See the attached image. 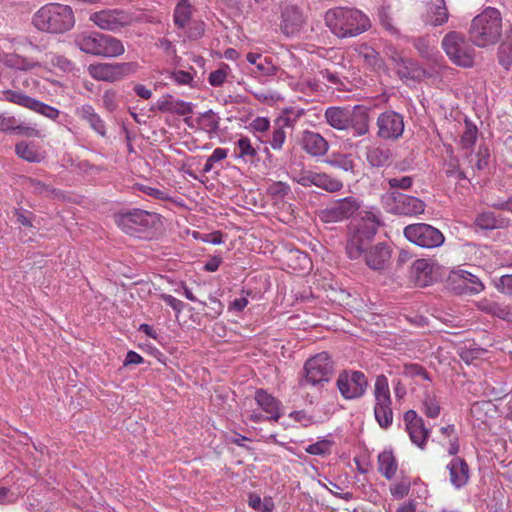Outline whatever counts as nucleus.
Listing matches in <instances>:
<instances>
[{"instance_id": "nucleus-39", "label": "nucleus", "mask_w": 512, "mask_h": 512, "mask_svg": "<svg viewBox=\"0 0 512 512\" xmlns=\"http://www.w3.org/2000/svg\"><path fill=\"white\" fill-rule=\"evenodd\" d=\"M5 63L7 66L18 70H29L36 66V63L32 59L15 53L7 54L5 56Z\"/></svg>"}, {"instance_id": "nucleus-54", "label": "nucleus", "mask_w": 512, "mask_h": 512, "mask_svg": "<svg viewBox=\"0 0 512 512\" xmlns=\"http://www.w3.org/2000/svg\"><path fill=\"white\" fill-rule=\"evenodd\" d=\"M297 90L305 94L319 92L322 90L321 85L315 78H304L297 84Z\"/></svg>"}, {"instance_id": "nucleus-14", "label": "nucleus", "mask_w": 512, "mask_h": 512, "mask_svg": "<svg viewBox=\"0 0 512 512\" xmlns=\"http://www.w3.org/2000/svg\"><path fill=\"white\" fill-rule=\"evenodd\" d=\"M158 221L156 213L141 209H134L116 217L117 225L128 234L155 227Z\"/></svg>"}, {"instance_id": "nucleus-11", "label": "nucleus", "mask_w": 512, "mask_h": 512, "mask_svg": "<svg viewBox=\"0 0 512 512\" xmlns=\"http://www.w3.org/2000/svg\"><path fill=\"white\" fill-rule=\"evenodd\" d=\"M333 367L327 353L322 352L306 361L304 365L305 376L300 381L301 386H316L327 382L332 374Z\"/></svg>"}, {"instance_id": "nucleus-31", "label": "nucleus", "mask_w": 512, "mask_h": 512, "mask_svg": "<svg viewBox=\"0 0 512 512\" xmlns=\"http://www.w3.org/2000/svg\"><path fill=\"white\" fill-rule=\"evenodd\" d=\"M76 115L82 120H85L99 135L104 136L106 134V126L104 121L95 112V109L91 105L86 104L77 108Z\"/></svg>"}, {"instance_id": "nucleus-51", "label": "nucleus", "mask_w": 512, "mask_h": 512, "mask_svg": "<svg viewBox=\"0 0 512 512\" xmlns=\"http://www.w3.org/2000/svg\"><path fill=\"white\" fill-rule=\"evenodd\" d=\"M411 482L408 479H403L390 486V493L395 499H403L410 491Z\"/></svg>"}, {"instance_id": "nucleus-21", "label": "nucleus", "mask_w": 512, "mask_h": 512, "mask_svg": "<svg viewBox=\"0 0 512 512\" xmlns=\"http://www.w3.org/2000/svg\"><path fill=\"white\" fill-rule=\"evenodd\" d=\"M281 31L287 37L296 36L305 23L302 12L296 6H287L281 14Z\"/></svg>"}, {"instance_id": "nucleus-62", "label": "nucleus", "mask_w": 512, "mask_h": 512, "mask_svg": "<svg viewBox=\"0 0 512 512\" xmlns=\"http://www.w3.org/2000/svg\"><path fill=\"white\" fill-rule=\"evenodd\" d=\"M187 27V36L192 39L201 37L205 30V24L202 21L191 20Z\"/></svg>"}, {"instance_id": "nucleus-36", "label": "nucleus", "mask_w": 512, "mask_h": 512, "mask_svg": "<svg viewBox=\"0 0 512 512\" xmlns=\"http://www.w3.org/2000/svg\"><path fill=\"white\" fill-rule=\"evenodd\" d=\"M192 7L188 0H181L174 10V23L179 28H186L191 21Z\"/></svg>"}, {"instance_id": "nucleus-1", "label": "nucleus", "mask_w": 512, "mask_h": 512, "mask_svg": "<svg viewBox=\"0 0 512 512\" xmlns=\"http://www.w3.org/2000/svg\"><path fill=\"white\" fill-rule=\"evenodd\" d=\"M324 21L331 33L341 39L356 37L371 26L369 18L362 11L348 7L327 10Z\"/></svg>"}, {"instance_id": "nucleus-20", "label": "nucleus", "mask_w": 512, "mask_h": 512, "mask_svg": "<svg viewBox=\"0 0 512 512\" xmlns=\"http://www.w3.org/2000/svg\"><path fill=\"white\" fill-rule=\"evenodd\" d=\"M404 423L411 441L423 448L429 437V430L425 428L423 419L414 410H408L404 414Z\"/></svg>"}, {"instance_id": "nucleus-43", "label": "nucleus", "mask_w": 512, "mask_h": 512, "mask_svg": "<svg viewBox=\"0 0 512 512\" xmlns=\"http://www.w3.org/2000/svg\"><path fill=\"white\" fill-rule=\"evenodd\" d=\"M267 192L275 201H283L291 193V189L289 185L279 181L270 184Z\"/></svg>"}, {"instance_id": "nucleus-3", "label": "nucleus", "mask_w": 512, "mask_h": 512, "mask_svg": "<svg viewBox=\"0 0 512 512\" xmlns=\"http://www.w3.org/2000/svg\"><path fill=\"white\" fill-rule=\"evenodd\" d=\"M74 43L82 52L103 58L119 57L125 52L121 40L95 31L76 34Z\"/></svg>"}, {"instance_id": "nucleus-15", "label": "nucleus", "mask_w": 512, "mask_h": 512, "mask_svg": "<svg viewBox=\"0 0 512 512\" xmlns=\"http://www.w3.org/2000/svg\"><path fill=\"white\" fill-rule=\"evenodd\" d=\"M404 117L394 110L380 113L376 119V135L385 141H396L404 132Z\"/></svg>"}, {"instance_id": "nucleus-10", "label": "nucleus", "mask_w": 512, "mask_h": 512, "mask_svg": "<svg viewBox=\"0 0 512 512\" xmlns=\"http://www.w3.org/2000/svg\"><path fill=\"white\" fill-rule=\"evenodd\" d=\"M395 61L397 63V73L403 80H421L425 77L436 78L443 76L451 70V68L445 64L442 57H440V61H435V65L431 70L421 68L417 62L408 58L404 59L399 57V59H395Z\"/></svg>"}, {"instance_id": "nucleus-45", "label": "nucleus", "mask_w": 512, "mask_h": 512, "mask_svg": "<svg viewBox=\"0 0 512 512\" xmlns=\"http://www.w3.org/2000/svg\"><path fill=\"white\" fill-rule=\"evenodd\" d=\"M475 224L479 228L486 230L498 228L500 225L493 212H483L479 214L475 219Z\"/></svg>"}, {"instance_id": "nucleus-2", "label": "nucleus", "mask_w": 512, "mask_h": 512, "mask_svg": "<svg viewBox=\"0 0 512 512\" xmlns=\"http://www.w3.org/2000/svg\"><path fill=\"white\" fill-rule=\"evenodd\" d=\"M32 23L39 31L62 34L74 27L75 16L70 6L60 3H49L34 13Z\"/></svg>"}, {"instance_id": "nucleus-55", "label": "nucleus", "mask_w": 512, "mask_h": 512, "mask_svg": "<svg viewBox=\"0 0 512 512\" xmlns=\"http://www.w3.org/2000/svg\"><path fill=\"white\" fill-rule=\"evenodd\" d=\"M284 126L278 125V127L274 128L272 131L271 139L269 140V144L274 150H281L285 141H286V133L283 130Z\"/></svg>"}, {"instance_id": "nucleus-49", "label": "nucleus", "mask_w": 512, "mask_h": 512, "mask_svg": "<svg viewBox=\"0 0 512 512\" xmlns=\"http://www.w3.org/2000/svg\"><path fill=\"white\" fill-rule=\"evenodd\" d=\"M424 413L429 418H437L440 414V406L436 398L427 393L423 399Z\"/></svg>"}, {"instance_id": "nucleus-53", "label": "nucleus", "mask_w": 512, "mask_h": 512, "mask_svg": "<svg viewBox=\"0 0 512 512\" xmlns=\"http://www.w3.org/2000/svg\"><path fill=\"white\" fill-rule=\"evenodd\" d=\"M102 102L105 109L110 112L115 111L120 103V96L114 90H107L102 96Z\"/></svg>"}, {"instance_id": "nucleus-50", "label": "nucleus", "mask_w": 512, "mask_h": 512, "mask_svg": "<svg viewBox=\"0 0 512 512\" xmlns=\"http://www.w3.org/2000/svg\"><path fill=\"white\" fill-rule=\"evenodd\" d=\"M402 373L406 377H411V378L419 377L423 380L431 381V378H430L429 374L427 373V371L419 364H415V363L405 364L403 367Z\"/></svg>"}, {"instance_id": "nucleus-25", "label": "nucleus", "mask_w": 512, "mask_h": 512, "mask_svg": "<svg viewBox=\"0 0 512 512\" xmlns=\"http://www.w3.org/2000/svg\"><path fill=\"white\" fill-rule=\"evenodd\" d=\"M302 148L312 156H323L328 150V143L319 133L304 131Z\"/></svg>"}, {"instance_id": "nucleus-52", "label": "nucleus", "mask_w": 512, "mask_h": 512, "mask_svg": "<svg viewBox=\"0 0 512 512\" xmlns=\"http://www.w3.org/2000/svg\"><path fill=\"white\" fill-rule=\"evenodd\" d=\"M13 133L26 137H40V131L30 123H26L17 119L15 130Z\"/></svg>"}, {"instance_id": "nucleus-19", "label": "nucleus", "mask_w": 512, "mask_h": 512, "mask_svg": "<svg viewBox=\"0 0 512 512\" xmlns=\"http://www.w3.org/2000/svg\"><path fill=\"white\" fill-rule=\"evenodd\" d=\"M391 258V248L385 242H379L373 246L371 243L364 249L363 256L366 265L373 270H381L386 267Z\"/></svg>"}, {"instance_id": "nucleus-30", "label": "nucleus", "mask_w": 512, "mask_h": 512, "mask_svg": "<svg viewBox=\"0 0 512 512\" xmlns=\"http://www.w3.org/2000/svg\"><path fill=\"white\" fill-rule=\"evenodd\" d=\"M234 156L244 163H254L258 160V147H255L248 137H241L235 143Z\"/></svg>"}, {"instance_id": "nucleus-48", "label": "nucleus", "mask_w": 512, "mask_h": 512, "mask_svg": "<svg viewBox=\"0 0 512 512\" xmlns=\"http://www.w3.org/2000/svg\"><path fill=\"white\" fill-rule=\"evenodd\" d=\"M32 111L34 112H37L51 120H56L59 115H60V111L55 108V107H52L48 104H45L43 102H40L38 100L35 99L34 103H33V106L31 108Z\"/></svg>"}, {"instance_id": "nucleus-22", "label": "nucleus", "mask_w": 512, "mask_h": 512, "mask_svg": "<svg viewBox=\"0 0 512 512\" xmlns=\"http://www.w3.org/2000/svg\"><path fill=\"white\" fill-rule=\"evenodd\" d=\"M151 111H160L163 113L185 116L192 113L193 106L190 102L175 99L171 95H165L156 101V103L151 107Z\"/></svg>"}, {"instance_id": "nucleus-64", "label": "nucleus", "mask_w": 512, "mask_h": 512, "mask_svg": "<svg viewBox=\"0 0 512 512\" xmlns=\"http://www.w3.org/2000/svg\"><path fill=\"white\" fill-rule=\"evenodd\" d=\"M201 121L209 131H216L218 129V119L212 110L204 112L201 115Z\"/></svg>"}, {"instance_id": "nucleus-28", "label": "nucleus", "mask_w": 512, "mask_h": 512, "mask_svg": "<svg viewBox=\"0 0 512 512\" xmlns=\"http://www.w3.org/2000/svg\"><path fill=\"white\" fill-rule=\"evenodd\" d=\"M255 400L261 409L267 413V419L278 421L281 417L280 402L264 390H258L255 394Z\"/></svg>"}, {"instance_id": "nucleus-13", "label": "nucleus", "mask_w": 512, "mask_h": 512, "mask_svg": "<svg viewBox=\"0 0 512 512\" xmlns=\"http://www.w3.org/2000/svg\"><path fill=\"white\" fill-rule=\"evenodd\" d=\"M138 70L136 62L98 63L88 67L89 75L98 81L115 82Z\"/></svg>"}, {"instance_id": "nucleus-32", "label": "nucleus", "mask_w": 512, "mask_h": 512, "mask_svg": "<svg viewBox=\"0 0 512 512\" xmlns=\"http://www.w3.org/2000/svg\"><path fill=\"white\" fill-rule=\"evenodd\" d=\"M449 17L445 0H431L428 4L426 21L432 26H440L447 22Z\"/></svg>"}, {"instance_id": "nucleus-44", "label": "nucleus", "mask_w": 512, "mask_h": 512, "mask_svg": "<svg viewBox=\"0 0 512 512\" xmlns=\"http://www.w3.org/2000/svg\"><path fill=\"white\" fill-rule=\"evenodd\" d=\"M231 72L230 67L227 64H222L217 70L212 71L209 74L208 82L211 86L220 87L226 81L229 73Z\"/></svg>"}, {"instance_id": "nucleus-17", "label": "nucleus", "mask_w": 512, "mask_h": 512, "mask_svg": "<svg viewBox=\"0 0 512 512\" xmlns=\"http://www.w3.org/2000/svg\"><path fill=\"white\" fill-rule=\"evenodd\" d=\"M336 384L340 394L348 400L362 397L368 387L367 378L360 371H344L340 373Z\"/></svg>"}, {"instance_id": "nucleus-24", "label": "nucleus", "mask_w": 512, "mask_h": 512, "mask_svg": "<svg viewBox=\"0 0 512 512\" xmlns=\"http://www.w3.org/2000/svg\"><path fill=\"white\" fill-rule=\"evenodd\" d=\"M449 480L455 489L463 488L469 480V467L460 457H454L448 464Z\"/></svg>"}, {"instance_id": "nucleus-38", "label": "nucleus", "mask_w": 512, "mask_h": 512, "mask_svg": "<svg viewBox=\"0 0 512 512\" xmlns=\"http://www.w3.org/2000/svg\"><path fill=\"white\" fill-rule=\"evenodd\" d=\"M390 157V151L382 147H372L367 151V161L373 167L384 166Z\"/></svg>"}, {"instance_id": "nucleus-12", "label": "nucleus", "mask_w": 512, "mask_h": 512, "mask_svg": "<svg viewBox=\"0 0 512 512\" xmlns=\"http://www.w3.org/2000/svg\"><path fill=\"white\" fill-rule=\"evenodd\" d=\"M361 207L360 201L353 196L337 199L318 212L323 223L331 224L349 219Z\"/></svg>"}, {"instance_id": "nucleus-40", "label": "nucleus", "mask_w": 512, "mask_h": 512, "mask_svg": "<svg viewBox=\"0 0 512 512\" xmlns=\"http://www.w3.org/2000/svg\"><path fill=\"white\" fill-rule=\"evenodd\" d=\"M3 95H4L5 100H7L11 103L23 106L25 108H28L30 110L35 101L34 98L24 94L21 91L7 90V91H4Z\"/></svg>"}, {"instance_id": "nucleus-46", "label": "nucleus", "mask_w": 512, "mask_h": 512, "mask_svg": "<svg viewBox=\"0 0 512 512\" xmlns=\"http://www.w3.org/2000/svg\"><path fill=\"white\" fill-rule=\"evenodd\" d=\"M249 505L258 512H270L274 508L271 498L261 499L259 495L251 494L249 496Z\"/></svg>"}, {"instance_id": "nucleus-33", "label": "nucleus", "mask_w": 512, "mask_h": 512, "mask_svg": "<svg viewBox=\"0 0 512 512\" xmlns=\"http://www.w3.org/2000/svg\"><path fill=\"white\" fill-rule=\"evenodd\" d=\"M452 280H458L461 282V291H467L470 293H480L484 290V285L480 279L474 274L466 271L459 270L452 273Z\"/></svg>"}, {"instance_id": "nucleus-7", "label": "nucleus", "mask_w": 512, "mask_h": 512, "mask_svg": "<svg viewBox=\"0 0 512 512\" xmlns=\"http://www.w3.org/2000/svg\"><path fill=\"white\" fill-rule=\"evenodd\" d=\"M384 210L393 215L415 217L425 211V203L414 196L388 192L381 197Z\"/></svg>"}, {"instance_id": "nucleus-63", "label": "nucleus", "mask_w": 512, "mask_h": 512, "mask_svg": "<svg viewBox=\"0 0 512 512\" xmlns=\"http://www.w3.org/2000/svg\"><path fill=\"white\" fill-rule=\"evenodd\" d=\"M496 289L506 295L512 296V275H503L495 281Z\"/></svg>"}, {"instance_id": "nucleus-60", "label": "nucleus", "mask_w": 512, "mask_h": 512, "mask_svg": "<svg viewBox=\"0 0 512 512\" xmlns=\"http://www.w3.org/2000/svg\"><path fill=\"white\" fill-rule=\"evenodd\" d=\"M317 174L318 173L312 171H303L299 173L297 176H294L293 180L304 187H309L312 185L315 186Z\"/></svg>"}, {"instance_id": "nucleus-8", "label": "nucleus", "mask_w": 512, "mask_h": 512, "mask_svg": "<svg viewBox=\"0 0 512 512\" xmlns=\"http://www.w3.org/2000/svg\"><path fill=\"white\" fill-rule=\"evenodd\" d=\"M374 415L377 423L383 429L389 428L393 423L392 400L388 379L384 375L377 376L374 385Z\"/></svg>"}, {"instance_id": "nucleus-61", "label": "nucleus", "mask_w": 512, "mask_h": 512, "mask_svg": "<svg viewBox=\"0 0 512 512\" xmlns=\"http://www.w3.org/2000/svg\"><path fill=\"white\" fill-rule=\"evenodd\" d=\"M138 189L141 192H143L144 194H146L150 197H153L155 199L168 200L170 198L169 194L165 190H162L157 187H151V186H147V185H139Z\"/></svg>"}, {"instance_id": "nucleus-9", "label": "nucleus", "mask_w": 512, "mask_h": 512, "mask_svg": "<svg viewBox=\"0 0 512 512\" xmlns=\"http://www.w3.org/2000/svg\"><path fill=\"white\" fill-rule=\"evenodd\" d=\"M403 234L409 242L422 248H436L445 241L439 229L426 223L410 224L404 228Z\"/></svg>"}, {"instance_id": "nucleus-29", "label": "nucleus", "mask_w": 512, "mask_h": 512, "mask_svg": "<svg viewBox=\"0 0 512 512\" xmlns=\"http://www.w3.org/2000/svg\"><path fill=\"white\" fill-rule=\"evenodd\" d=\"M312 109L305 110L299 106H289L281 110L276 120L277 125L293 128L303 118L308 116Z\"/></svg>"}, {"instance_id": "nucleus-16", "label": "nucleus", "mask_w": 512, "mask_h": 512, "mask_svg": "<svg viewBox=\"0 0 512 512\" xmlns=\"http://www.w3.org/2000/svg\"><path fill=\"white\" fill-rule=\"evenodd\" d=\"M89 20L102 30L116 32L133 21V17L129 12L119 9H104L93 12L89 16Z\"/></svg>"}, {"instance_id": "nucleus-23", "label": "nucleus", "mask_w": 512, "mask_h": 512, "mask_svg": "<svg viewBox=\"0 0 512 512\" xmlns=\"http://www.w3.org/2000/svg\"><path fill=\"white\" fill-rule=\"evenodd\" d=\"M436 265L429 259H417L411 267V276L420 287H426L433 282Z\"/></svg>"}, {"instance_id": "nucleus-37", "label": "nucleus", "mask_w": 512, "mask_h": 512, "mask_svg": "<svg viewBox=\"0 0 512 512\" xmlns=\"http://www.w3.org/2000/svg\"><path fill=\"white\" fill-rule=\"evenodd\" d=\"M315 186L328 192H338L343 188V183L339 179L325 173H318Z\"/></svg>"}, {"instance_id": "nucleus-42", "label": "nucleus", "mask_w": 512, "mask_h": 512, "mask_svg": "<svg viewBox=\"0 0 512 512\" xmlns=\"http://www.w3.org/2000/svg\"><path fill=\"white\" fill-rule=\"evenodd\" d=\"M333 442L329 439H321L313 444L308 445L305 451L308 454L316 456H325L331 453Z\"/></svg>"}, {"instance_id": "nucleus-6", "label": "nucleus", "mask_w": 512, "mask_h": 512, "mask_svg": "<svg viewBox=\"0 0 512 512\" xmlns=\"http://www.w3.org/2000/svg\"><path fill=\"white\" fill-rule=\"evenodd\" d=\"M441 46L454 65L462 68L474 66L476 51L464 34L457 31L447 33L442 39Z\"/></svg>"}, {"instance_id": "nucleus-34", "label": "nucleus", "mask_w": 512, "mask_h": 512, "mask_svg": "<svg viewBox=\"0 0 512 512\" xmlns=\"http://www.w3.org/2000/svg\"><path fill=\"white\" fill-rule=\"evenodd\" d=\"M397 462L391 450H384L378 455V470L388 480L397 472Z\"/></svg>"}, {"instance_id": "nucleus-41", "label": "nucleus", "mask_w": 512, "mask_h": 512, "mask_svg": "<svg viewBox=\"0 0 512 512\" xmlns=\"http://www.w3.org/2000/svg\"><path fill=\"white\" fill-rule=\"evenodd\" d=\"M478 129L471 121H465L464 131L461 135L460 143L462 148H471L477 139Z\"/></svg>"}, {"instance_id": "nucleus-35", "label": "nucleus", "mask_w": 512, "mask_h": 512, "mask_svg": "<svg viewBox=\"0 0 512 512\" xmlns=\"http://www.w3.org/2000/svg\"><path fill=\"white\" fill-rule=\"evenodd\" d=\"M16 154L28 162H40L42 157L38 147L33 143L21 141L15 146Z\"/></svg>"}, {"instance_id": "nucleus-58", "label": "nucleus", "mask_w": 512, "mask_h": 512, "mask_svg": "<svg viewBox=\"0 0 512 512\" xmlns=\"http://www.w3.org/2000/svg\"><path fill=\"white\" fill-rule=\"evenodd\" d=\"M170 78L178 85L192 86L194 76L184 70H175L170 73Z\"/></svg>"}, {"instance_id": "nucleus-59", "label": "nucleus", "mask_w": 512, "mask_h": 512, "mask_svg": "<svg viewBox=\"0 0 512 512\" xmlns=\"http://www.w3.org/2000/svg\"><path fill=\"white\" fill-rule=\"evenodd\" d=\"M28 187L32 192L42 196H50L55 192L50 186L35 179L28 180Z\"/></svg>"}, {"instance_id": "nucleus-18", "label": "nucleus", "mask_w": 512, "mask_h": 512, "mask_svg": "<svg viewBox=\"0 0 512 512\" xmlns=\"http://www.w3.org/2000/svg\"><path fill=\"white\" fill-rule=\"evenodd\" d=\"M372 122L371 108L365 105H355L350 109L348 118V131H351L354 137L366 136L370 133Z\"/></svg>"}, {"instance_id": "nucleus-57", "label": "nucleus", "mask_w": 512, "mask_h": 512, "mask_svg": "<svg viewBox=\"0 0 512 512\" xmlns=\"http://www.w3.org/2000/svg\"><path fill=\"white\" fill-rule=\"evenodd\" d=\"M498 59L505 69H509L512 65V45L502 44L498 49Z\"/></svg>"}, {"instance_id": "nucleus-27", "label": "nucleus", "mask_w": 512, "mask_h": 512, "mask_svg": "<svg viewBox=\"0 0 512 512\" xmlns=\"http://www.w3.org/2000/svg\"><path fill=\"white\" fill-rule=\"evenodd\" d=\"M350 109L331 106L325 110V120L329 126L339 131H348V118Z\"/></svg>"}, {"instance_id": "nucleus-5", "label": "nucleus", "mask_w": 512, "mask_h": 512, "mask_svg": "<svg viewBox=\"0 0 512 512\" xmlns=\"http://www.w3.org/2000/svg\"><path fill=\"white\" fill-rule=\"evenodd\" d=\"M502 31L501 14L496 8L488 7L477 15L470 27V39L478 47L495 44Z\"/></svg>"}, {"instance_id": "nucleus-56", "label": "nucleus", "mask_w": 512, "mask_h": 512, "mask_svg": "<svg viewBox=\"0 0 512 512\" xmlns=\"http://www.w3.org/2000/svg\"><path fill=\"white\" fill-rule=\"evenodd\" d=\"M17 119L18 118L7 112H0V131L4 133H13L15 125L17 124Z\"/></svg>"}, {"instance_id": "nucleus-47", "label": "nucleus", "mask_w": 512, "mask_h": 512, "mask_svg": "<svg viewBox=\"0 0 512 512\" xmlns=\"http://www.w3.org/2000/svg\"><path fill=\"white\" fill-rule=\"evenodd\" d=\"M255 69L256 70L252 73L256 74V76H273L277 72V67L269 57H262V59L255 65Z\"/></svg>"}, {"instance_id": "nucleus-26", "label": "nucleus", "mask_w": 512, "mask_h": 512, "mask_svg": "<svg viewBox=\"0 0 512 512\" xmlns=\"http://www.w3.org/2000/svg\"><path fill=\"white\" fill-rule=\"evenodd\" d=\"M480 311L512 324V310L509 306L490 299L477 302Z\"/></svg>"}, {"instance_id": "nucleus-4", "label": "nucleus", "mask_w": 512, "mask_h": 512, "mask_svg": "<svg viewBox=\"0 0 512 512\" xmlns=\"http://www.w3.org/2000/svg\"><path fill=\"white\" fill-rule=\"evenodd\" d=\"M382 225L380 213L365 211L355 225L354 232L349 236L346 253L352 260L363 256L364 249L371 243L373 237Z\"/></svg>"}]
</instances>
